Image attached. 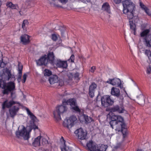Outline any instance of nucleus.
<instances>
[{
    "instance_id": "6ab92c4d",
    "label": "nucleus",
    "mask_w": 151,
    "mask_h": 151,
    "mask_svg": "<svg viewBox=\"0 0 151 151\" xmlns=\"http://www.w3.org/2000/svg\"><path fill=\"white\" fill-rule=\"evenodd\" d=\"M109 84H111L113 86H117L121 83L120 80L118 78H114L113 79L109 78L106 81Z\"/></svg>"
},
{
    "instance_id": "9b49d317",
    "label": "nucleus",
    "mask_w": 151,
    "mask_h": 151,
    "mask_svg": "<svg viewBox=\"0 0 151 151\" xmlns=\"http://www.w3.org/2000/svg\"><path fill=\"white\" fill-rule=\"evenodd\" d=\"M101 105L102 106L106 107L112 105L114 102L113 100L111 99L110 96L105 95L102 96L101 99Z\"/></svg>"
},
{
    "instance_id": "f03ea898",
    "label": "nucleus",
    "mask_w": 151,
    "mask_h": 151,
    "mask_svg": "<svg viewBox=\"0 0 151 151\" xmlns=\"http://www.w3.org/2000/svg\"><path fill=\"white\" fill-rule=\"evenodd\" d=\"M30 127L31 129H38L37 126L34 124L33 122L31 124ZM31 130L32 129H31L28 131L24 125L19 126L15 132L16 137L19 139L23 138L25 140H27L30 137V132Z\"/></svg>"
},
{
    "instance_id": "49530a36",
    "label": "nucleus",
    "mask_w": 151,
    "mask_h": 151,
    "mask_svg": "<svg viewBox=\"0 0 151 151\" xmlns=\"http://www.w3.org/2000/svg\"><path fill=\"white\" fill-rule=\"evenodd\" d=\"M5 66V64L4 63L0 61V67L3 68Z\"/></svg>"
},
{
    "instance_id": "0eeeda50",
    "label": "nucleus",
    "mask_w": 151,
    "mask_h": 151,
    "mask_svg": "<svg viewBox=\"0 0 151 151\" xmlns=\"http://www.w3.org/2000/svg\"><path fill=\"white\" fill-rule=\"evenodd\" d=\"M54 56L53 53L51 52L47 55H45L41 57L38 60H36L37 65H46L48 63L54 65Z\"/></svg>"
},
{
    "instance_id": "2f4dec72",
    "label": "nucleus",
    "mask_w": 151,
    "mask_h": 151,
    "mask_svg": "<svg viewBox=\"0 0 151 151\" xmlns=\"http://www.w3.org/2000/svg\"><path fill=\"white\" fill-rule=\"evenodd\" d=\"M27 9L24 7H22L20 10L19 11L20 14L21 15H23L27 12Z\"/></svg>"
},
{
    "instance_id": "f704fd0d",
    "label": "nucleus",
    "mask_w": 151,
    "mask_h": 151,
    "mask_svg": "<svg viewBox=\"0 0 151 151\" xmlns=\"http://www.w3.org/2000/svg\"><path fill=\"white\" fill-rule=\"evenodd\" d=\"M57 83L58 84V85L60 86H62L64 85V82L62 79L60 80H58V81Z\"/></svg>"
},
{
    "instance_id": "09e8293b",
    "label": "nucleus",
    "mask_w": 151,
    "mask_h": 151,
    "mask_svg": "<svg viewBox=\"0 0 151 151\" xmlns=\"http://www.w3.org/2000/svg\"><path fill=\"white\" fill-rule=\"evenodd\" d=\"M96 69V68L95 66H93L91 68L90 71L92 73H93Z\"/></svg>"
},
{
    "instance_id": "f257e3e1",
    "label": "nucleus",
    "mask_w": 151,
    "mask_h": 151,
    "mask_svg": "<svg viewBox=\"0 0 151 151\" xmlns=\"http://www.w3.org/2000/svg\"><path fill=\"white\" fill-rule=\"evenodd\" d=\"M111 119L110 124L111 128L116 132H122L124 135H125L127 130L123 118L120 116L113 115Z\"/></svg>"
},
{
    "instance_id": "58836bf2",
    "label": "nucleus",
    "mask_w": 151,
    "mask_h": 151,
    "mask_svg": "<svg viewBox=\"0 0 151 151\" xmlns=\"http://www.w3.org/2000/svg\"><path fill=\"white\" fill-rule=\"evenodd\" d=\"M27 77V75L26 74H24L23 76V80L22 81V82L23 83H24L25 82L26 80V78Z\"/></svg>"
},
{
    "instance_id": "1a4fd4ad",
    "label": "nucleus",
    "mask_w": 151,
    "mask_h": 151,
    "mask_svg": "<svg viewBox=\"0 0 151 151\" xmlns=\"http://www.w3.org/2000/svg\"><path fill=\"white\" fill-rule=\"evenodd\" d=\"M48 143V141L43 137L39 136L35 138L32 144L34 147L44 145Z\"/></svg>"
},
{
    "instance_id": "4c0bfd02",
    "label": "nucleus",
    "mask_w": 151,
    "mask_h": 151,
    "mask_svg": "<svg viewBox=\"0 0 151 151\" xmlns=\"http://www.w3.org/2000/svg\"><path fill=\"white\" fill-rule=\"evenodd\" d=\"M151 52V51H150V50H145V55H146L148 57H149V55L150 56Z\"/></svg>"
},
{
    "instance_id": "412c9836",
    "label": "nucleus",
    "mask_w": 151,
    "mask_h": 151,
    "mask_svg": "<svg viewBox=\"0 0 151 151\" xmlns=\"http://www.w3.org/2000/svg\"><path fill=\"white\" fill-rule=\"evenodd\" d=\"M62 139L63 141L60 146V149L61 151H71V149L68 146L66 145L65 141L63 137H62L61 140Z\"/></svg>"
},
{
    "instance_id": "a18cd8bd",
    "label": "nucleus",
    "mask_w": 151,
    "mask_h": 151,
    "mask_svg": "<svg viewBox=\"0 0 151 151\" xmlns=\"http://www.w3.org/2000/svg\"><path fill=\"white\" fill-rule=\"evenodd\" d=\"M117 86L119 87L121 89H123L124 90L125 92L126 93V92L124 88L123 87V85L122 84L121 82V83L119 84V85H118Z\"/></svg>"
},
{
    "instance_id": "f3484780",
    "label": "nucleus",
    "mask_w": 151,
    "mask_h": 151,
    "mask_svg": "<svg viewBox=\"0 0 151 151\" xmlns=\"http://www.w3.org/2000/svg\"><path fill=\"white\" fill-rule=\"evenodd\" d=\"M3 72L6 75V78L7 80H11L13 78L15 80L14 76L11 73V70L5 68L3 69Z\"/></svg>"
},
{
    "instance_id": "aec40b11",
    "label": "nucleus",
    "mask_w": 151,
    "mask_h": 151,
    "mask_svg": "<svg viewBox=\"0 0 151 151\" xmlns=\"http://www.w3.org/2000/svg\"><path fill=\"white\" fill-rule=\"evenodd\" d=\"M30 36L27 35H24L21 36L20 37L21 42L23 44L26 45L29 43V42Z\"/></svg>"
},
{
    "instance_id": "37998d69",
    "label": "nucleus",
    "mask_w": 151,
    "mask_h": 151,
    "mask_svg": "<svg viewBox=\"0 0 151 151\" xmlns=\"http://www.w3.org/2000/svg\"><path fill=\"white\" fill-rule=\"evenodd\" d=\"M74 60V56L72 55L70 57V58L68 60H70L71 62H73Z\"/></svg>"
},
{
    "instance_id": "bb28decb",
    "label": "nucleus",
    "mask_w": 151,
    "mask_h": 151,
    "mask_svg": "<svg viewBox=\"0 0 151 151\" xmlns=\"http://www.w3.org/2000/svg\"><path fill=\"white\" fill-rule=\"evenodd\" d=\"M131 19H129L130 28L132 30V32L134 35H135L136 34V26L135 24L131 21Z\"/></svg>"
},
{
    "instance_id": "c9c22d12",
    "label": "nucleus",
    "mask_w": 151,
    "mask_h": 151,
    "mask_svg": "<svg viewBox=\"0 0 151 151\" xmlns=\"http://www.w3.org/2000/svg\"><path fill=\"white\" fill-rule=\"evenodd\" d=\"M146 72L148 74L151 73V66H149L147 67Z\"/></svg>"
},
{
    "instance_id": "473e14b6",
    "label": "nucleus",
    "mask_w": 151,
    "mask_h": 151,
    "mask_svg": "<svg viewBox=\"0 0 151 151\" xmlns=\"http://www.w3.org/2000/svg\"><path fill=\"white\" fill-rule=\"evenodd\" d=\"M22 66L20 64V63H19L18 64V73H22Z\"/></svg>"
},
{
    "instance_id": "de8ad7c7",
    "label": "nucleus",
    "mask_w": 151,
    "mask_h": 151,
    "mask_svg": "<svg viewBox=\"0 0 151 151\" xmlns=\"http://www.w3.org/2000/svg\"><path fill=\"white\" fill-rule=\"evenodd\" d=\"M114 2L116 4L120 3L122 0H113Z\"/></svg>"
},
{
    "instance_id": "603ef678",
    "label": "nucleus",
    "mask_w": 151,
    "mask_h": 151,
    "mask_svg": "<svg viewBox=\"0 0 151 151\" xmlns=\"http://www.w3.org/2000/svg\"><path fill=\"white\" fill-rule=\"evenodd\" d=\"M111 113H111V112H110V113H109V115H111Z\"/></svg>"
},
{
    "instance_id": "cd10ccee",
    "label": "nucleus",
    "mask_w": 151,
    "mask_h": 151,
    "mask_svg": "<svg viewBox=\"0 0 151 151\" xmlns=\"http://www.w3.org/2000/svg\"><path fill=\"white\" fill-rule=\"evenodd\" d=\"M26 110L27 111V114L29 116V117L33 121H34L36 119L35 116L29 111L28 108H26Z\"/></svg>"
},
{
    "instance_id": "6e6552de",
    "label": "nucleus",
    "mask_w": 151,
    "mask_h": 151,
    "mask_svg": "<svg viewBox=\"0 0 151 151\" xmlns=\"http://www.w3.org/2000/svg\"><path fill=\"white\" fill-rule=\"evenodd\" d=\"M63 103L64 104L70 105L71 109L75 112L78 113H80L81 112V110L77 105L76 100L74 99L65 100L63 102Z\"/></svg>"
},
{
    "instance_id": "c03bdc74",
    "label": "nucleus",
    "mask_w": 151,
    "mask_h": 151,
    "mask_svg": "<svg viewBox=\"0 0 151 151\" xmlns=\"http://www.w3.org/2000/svg\"><path fill=\"white\" fill-rule=\"evenodd\" d=\"M18 77L17 78V81L19 82H20L21 81L22 73H18Z\"/></svg>"
},
{
    "instance_id": "ddd939ff",
    "label": "nucleus",
    "mask_w": 151,
    "mask_h": 151,
    "mask_svg": "<svg viewBox=\"0 0 151 151\" xmlns=\"http://www.w3.org/2000/svg\"><path fill=\"white\" fill-rule=\"evenodd\" d=\"M75 134L78 139H85L86 136V133L82 128L77 129L75 132Z\"/></svg>"
},
{
    "instance_id": "79ce46f5",
    "label": "nucleus",
    "mask_w": 151,
    "mask_h": 151,
    "mask_svg": "<svg viewBox=\"0 0 151 151\" xmlns=\"http://www.w3.org/2000/svg\"><path fill=\"white\" fill-rule=\"evenodd\" d=\"M145 11L148 15L151 17V13L148 9L147 8Z\"/></svg>"
},
{
    "instance_id": "b1692460",
    "label": "nucleus",
    "mask_w": 151,
    "mask_h": 151,
    "mask_svg": "<svg viewBox=\"0 0 151 151\" xmlns=\"http://www.w3.org/2000/svg\"><path fill=\"white\" fill-rule=\"evenodd\" d=\"M49 81L51 84L57 83L58 81V77L55 75H53L49 78Z\"/></svg>"
},
{
    "instance_id": "a878e982",
    "label": "nucleus",
    "mask_w": 151,
    "mask_h": 151,
    "mask_svg": "<svg viewBox=\"0 0 151 151\" xmlns=\"http://www.w3.org/2000/svg\"><path fill=\"white\" fill-rule=\"evenodd\" d=\"M102 9L104 11L106 12L109 13H110V7L108 3H105L103 4L102 6Z\"/></svg>"
},
{
    "instance_id": "7c9ffc66",
    "label": "nucleus",
    "mask_w": 151,
    "mask_h": 151,
    "mask_svg": "<svg viewBox=\"0 0 151 151\" xmlns=\"http://www.w3.org/2000/svg\"><path fill=\"white\" fill-rule=\"evenodd\" d=\"M45 76H49L52 74V72L50 70L48 69H45L44 72Z\"/></svg>"
},
{
    "instance_id": "4468645a",
    "label": "nucleus",
    "mask_w": 151,
    "mask_h": 151,
    "mask_svg": "<svg viewBox=\"0 0 151 151\" xmlns=\"http://www.w3.org/2000/svg\"><path fill=\"white\" fill-rule=\"evenodd\" d=\"M98 145L95 142L92 141H89L87 144L88 149L90 151H98Z\"/></svg>"
},
{
    "instance_id": "423d86ee",
    "label": "nucleus",
    "mask_w": 151,
    "mask_h": 151,
    "mask_svg": "<svg viewBox=\"0 0 151 151\" xmlns=\"http://www.w3.org/2000/svg\"><path fill=\"white\" fill-rule=\"evenodd\" d=\"M62 101L63 105H59L56 107L53 111V115L55 119L57 121H59L61 119V115H63L67 111L68 108L65 106L67 104H63Z\"/></svg>"
},
{
    "instance_id": "dca6fc26",
    "label": "nucleus",
    "mask_w": 151,
    "mask_h": 151,
    "mask_svg": "<svg viewBox=\"0 0 151 151\" xmlns=\"http://www.w3.org/2000/svg\"><path fill=\"white\" fill-rule=\"evenodd\" d=\"M55 64L58 67L66 68L68 67L67 61H63L60 59H58L55 62Z\"/></svg>"
},
{
    "instance_id": "864d4df0",
    "label": "nucleus",
    "mask_w": 151,
    "mask_h": 151,
    "mask_svg": "<svg viewBox=\"0 0 151 151\" xmlns=\"http://www.w3.org/2000/svg\"><path fill=\"white\" fill-rule=\"evenodd\" d=\"M0 87H1L0 84Z\"/></svg>"
},
{
    "instance_id": "5701e85b",
    "label": "nucleus",
    "mask_w": 151,
    "mask_h": 151,
    "mask_svg": "<svg viewBox=\"0 0 151 151\" xmlns=\"http://www.w3.org/2000/svg\"><path fill=\"white\" fill-rule=\"evenodd\" d=\"M60 2L63 4H66L68 0H58ZM58 0H52L50 2V4L52 6H58L59 5L58 4Z\"/></svg>"
},
{
    "instance_id": "3c124183",
    "label": "nucleus",
    "mask_w": 151,
    "mask_h": 151,
    "mask_svg": "<svg viewBox=\"0 0 151 151\" xmlns=\"http://www.w3.org/2000/svg\"><path fill=\"white\" fill-rule=\"evenodd\" d=\"M137 151H143L142 150H138Z\"/></svg>"
},
{
    "instance_id": "39448f33",
    "label": "nucleus",
    "mask_w": 151,
    "mask_h": 151,
    "mask_svg": "<svg viewBox=\"0 0 151 151\" xmlns=\"http://www.w3.org/2000/svg\"><path fill=\"white\" fill-rule=\"evenodd\" d=\"M3 89L2 93L4 94H8L11 92V97L12 99L16 97L15 93L13 91L16 90L15 84L14 81H10L6 83L2 88Z\"/></svg>"
},
{
    "instance_id": "20e7f679",
    "label": "nucleus",
    "mask_w": 151,
    "mask_h": 151,
    "mask_svg": "<svg viewBox=\"0 0 151 151\" xmlns=\"http://www.w3.org/2000/svg\"><path fill=\"white\" fill-rule=\"evenodd\" d=\"M14 104H17V105L13 106L9 110L10 116L12 118H14L18 111L19 109V107L21 105L20 103L18 102L14 101L13 100L9 101L6 100L4 101L2 105V109H4L6 107L9 108Z\"/></svg>"
},
{
    "instance_id": "393cba45",
    "label": "nucleus",
    "mask_w": 151,
    "mask_h": 151,
    "mask_svg": "<svg viewBox=\"0 0 151 151\" xmlns=\"http://www.w3.org/2000/svg\"><path fill=\"white\" fill-rule=\"evenodd\" d=\"M6 6L12 9L18 10L19 7L17 4H13L12 2H8L6 3Z\"/></svg>"
},
{
    "instance_id": "c85d7f7f",
    "label": "nucleus",
    "mask_w": 151,
    "mask_h": 151,
    "mask_svg": "<svg viewBox=\"0 0 151 151\" xmlns=\"http://www.w3.org/2000/svg\"><path fill=\"white\" fill-rule=\"evenodd\" d=\"M29 23L28 22L27 20H24L23 21L22 27L24 30H26V27Z\"/></svg>"
},
{
    "instance_id": "ea45409f",
    "label": "nucleus",
    "mask_w": 151,
    "mask_h": 151,
    "mask_svg": "<svg viewBox=\"0 0 151 151\" xmlns=\"http://www.w3.org/2000/svg\"><path fill=\"white\" fill-rule=\"evenodd\" d=\"M79 74L78 73H75L74 75V77L75 78L76 80H79Z\"/></svg>"
},
{
    "instance_id": "a211bd4d",
    "label": "nucleus",
    "mask_w": 151,
    "mask_h": 151,
    "mask_svg": "<svg viewBox=\"0 0 151 151\" xmlns=\"http://www.w3.org/2000/svg\"><path fill=\"white\" fill-rule=\"evenodd\" d=\"M79 119L81 122H83L84 120L85 123L86 124L90 123L93 121L91 118L84 114L81 115L79 117Z\"/></svg>"
},
{
    "instance_id": "2eb2a0df",
    "label": "nucleus",
    "mask_w": 151,
    "mask_h": 151,
    "mask_svg": "<svg viewBox=\"0 0 151 151\" xmlns=\"http://www.w3.org/2000/svg\"><path fill=\"white\" fill-rule=\"evenodd\" d=\"M111 111L112 112H117L119 113H124L126 111L123 106L122 105H116L114 106L111 108Z\"/></svg>"
},
{
    "instance_id": "8fccbe9b",
    "label": "nucleus",
    "mask_w": 151,
    "mask_h": 151,
    "mask_svg": "<svg viewBox=\"0 0 151 151\" xmlns=\"http://www.w3.org/2000/svg\"><path fill=\"white\" fill-rule=\"evenodd\" d=\"M144 25H142V30L143 29H144V28H143V26Z\"/></svg>"
},
{
    "instance_id": "f8f14e48",
    "label": "nucleus",
    "mask_w": 151,
    "mask_h": 151,
    "mask_svg": "<svg viewBox=\"0 0 151 151\" xmlns=\"http://www.w3.org/2000/svg\"><path fill=\"white\" fill-rule=\"evenodd\" d=\"M149 32V29L145 30L141 33L140 35L142 37L145 36V40L147 46L151 47V35H147Z\"/></svg>"
},
{
    "instance_id": "72a5a7b5",
    "label": "nucleus",
    "mask_w": 151,
    "mask_h": 151,
    "mask_svg": "<svg viewBox=\"0 0 151 151\" xmlns=\"http://www.w3.org/2000/svg\"><path fill=\"white\" fill-rule=\"evenodd\" d=\"M94 91L89 89V94L91 97L93 98L94 96Z\"/></svg>"
},
{
    "instance_id": "7ed1b4c3",
    "label": "nucleus",
    "mask_w": 151,
    "mask_h": 151,
    "mask_svg": "<svg viewBox=\"0 0 151 151\" xmlns=\"http://www.w3.org/2000/svg\"><path fill=\"white\" fill-rule=\"evenodd\" d=\"M122 4L124 14L127 15L129 19H132L135 7V4L130 0H125L122 1Z\"/></svg>"
},
{
    "instance_id": "9d476101",
    "label": "nucleus",
    "mask_w": 151,
    "mask_h": 151,
    "mask_svg": "<svg viewBox=\"0 0 151 151\" xmlns=\"http://www.w3.org/2000/svg\"><path fill=\"white\" fill-rule=\"evenodd\" d=\"M77 118L75 116H72L68 119H65L63 122V125L64 127L68 129L71 128L76 122Z\"/></svg>"
},
{
    "instance_id": "4be33fe9",
    "label": "nucleus",
    "mask_w": 151,
    "mask_h": 151,
    "mask_svg": "<svg viewBox=\"0 0 151 151\" xmlns=\"http://www.w3.org/2000/svg\"><path fill=\"white\" fill-rule=\"evenodd\" d=\"M111 94L114 96L119 97L120 95V91L119 89L113 87L111 90Z\"/></svg>"
},
{
    "instance_id": "a19ab883",
    "label": "nucleus",
    "mask_w": 151,
    "mask_h": 151,
    "mask_svg": "<svg viewBox=\"0 0 151 151\" xmlns=\"http://www.w3.org/2000/svg\"><path fill=\"white\" fill-rule=\"evenodd\" d=\"M140 5L141 6V7L145 10L147 8L142 3L140 2Z\"/></svg>"
},
{
    "instance_id": "c756f323",
    "label": "nucleus",
    "mask_w": 151,
    "mask_h": 151,
    "mask_svg": "<svg viewBox=\"0 0 151 151\" xmlns=\"http://www.w3.org/2000/svg\"><path fill=\"white\" fill-rule=\"evenodd\" d=\"M97 86V85L96 84L94 83H92L91 85L90 86L89 89L94 91V90L96 88Z\"/></svg>"
},
{
    "instance_id": "e433bc0d",
    "label": "nucleus",
    "mask_w": 151,
    "mask_h": 151,
    "mask_svg": "<svg viewBox=\"0 0 151 151\" xmlns=\"http://www.w3.org/2000/svg\"><path fill=\"white\" fill-rule=\"evenodd\" d=\"M58 36L56 35L55 34H53L52 35V38L54 41L58 39Z\"/></svg>"
}]
</instances>
